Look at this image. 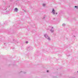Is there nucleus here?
Returning <instances> with one entry per match:
<instances>
[{"label":"nucleus","instance_id":"2","mask_svg":"<svg viewBox=\"0 0 78 78\" xmlns=\"http://www.w3.org/2000/svg\"><path fill=\"white\" fill-rule=\"evenodd\" d=\"M49 30H50V31H51V33H53V32H54V29L53 27H50Z\"/></svg>","mask_w":78,"mask_h":78},{"label":"nucleus","instance_id":"10","mask_svg":"<svg viewBox=\"0 0 78 78\" xmlns=\"http://www.w3.org/2000/svg\"><path fill=\"white\" fill-rule=\"evenodd\" d=\"M58 14V13L57 12L56 13V14Z\"/></svg>","mask_w":78,"mask_h":78},{"label":"nucleus","instance_id":"7","mask_svg":"<svg viewBox=\"0 0 78 78\" xmlns=\"http://www.w3.org/2000/svg\"><path fill=\"white\" fill-rule=\"evenodd\" d=\"M75 8H76V9H78V6H75Z\"/></svg>","mask_w":78,"mask_h":78},{"label":"nucleus","instance_id":"1","mask_svg":"<svg viewBox=\"0 0 78 78\" xmlns=\"http://www.w3.org/2000/svg\"><path fill=\"white\" fill-rule=\"evenodd\" d=\"M44 36L45 38L48 40V41H50V40H51V39H50V37H48L47 34H44Z\"/></svg>","mask_w":78,"mask_h":78},{"label":"nucleus","instance_id":"11","mask_svg":"<svg viewBox=\"0 0 78 78\" xmlns=\"http://www.w3.org/2000/svg\"><path fill=\"white\" fill-rule=\"evenodd\" d=\"M74 37H75V36H74Z\"/></svg>","mask_w":78,"mask_h":78},{"label":"nucleus","instance_id":"8","mask_svg":"<svg viewBox=\"0 0 78 78\" xmlns=\"http://www.w3.org/2000/svg\"><path fill=\"white\" fill-rule=\"evenodd\" d=\"M26 44H28V41H26Z\"/></svg>","mask_w":78,"mask_h":78},{"label":"nucleus","instance_id":"9","mask_svg":"<svg viewBox=\"0 0 78 78\" xmlns=\"http://www.w3.org/2000/svg\"><path fill=\"white\" fill-rule=\"evenodd\" d=\"M47 72H48V70H47Z\"/></svg>","mask_w":78,"mask_h":78},{"label":"nucleus","instance_id":"4","mask_svg":"<svg viewBox=\"0 0 78 78\" xmlns=\"http://www.w3.org/2000/svg\"><path fill=\"white\" fill-rule=\"evenodd\" d=\"M18 11V9H17V8H16L15 9V12H17Z\"/></svg>","mask_w":78,"mask_h":78},{"label":"nucleus","instance_id":"3","mask_svg":"<svg viewBox=\"0 0 78 78\" xmlns=\"http://www.w3.org/2000/svg\"><path fill=\"white\" fill-rule=\"evenodd\" d=\"M52 12L54 15H55V9H53Z\"/></svg>","mask_w":78,"mask_h":78},{"label":"nucleus","instance_id":"6","mask_svg":"<svg viewBox=\"0 0 78 78\" xmlns=\"http://www.w3.org/2000/svg\"><path fill=\"white\" fill-rule=\"evenodd\" d=\"M62 26L63 27H65V26H66V24H63Z\"/></svg>","mask_w":78,"mask_h":78},{"label":"nucleus","instance_id":"5","mask_svg":"<svg viewBox=\"0 0 78 78\" xmlns=\"http://www.w3.org/2000/svg\"><path fill=\"white\" fill-rule=\"evenodd\" d=\"M46 5V4H43V7H45V6Z\"/></svg>","mask_w":78,"mask_h":78}]
</instances>
